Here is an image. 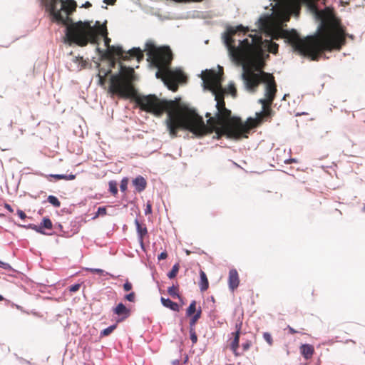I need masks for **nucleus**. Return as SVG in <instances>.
Listing matches in <instances>:
<instances>
[{"instance_id":"423d86ee","label":"nucleus","mask_w":365,"mask_h":365,"mask_svg":"<svg viewBox=\"0 0 365 365\" xmlns=\"http://www.w3.org/2000/svg\"><path fill=\"white\" fill-rule=\"evenodd\" d=\"M145 50L147 51L148 61L158 68L156 78H161L170 90L176 91L178 82L185 77L181 70L170 69L173 53L170 47H157L153 41H149L145 43Z\"/></svg>"},{"instance_id":"c756f323","label":"nucleus","mask_w":365,"mask_h":365,"mask_svg":"<svg viewBox=\"0 0 365 365\" xmlns=\"http://www.w3.org/2000/svg\"><path fill=\"white\" fill-rule=\"evenodd\" d=\"M106 215V207H99L98 208V211L95 216L93 217L94 219L97 218L98 216H104Z\"/></svg>"},{"instance_id":"6e6552de","label":"nucleus","mask_w":365,"mask_h":365,"mask_svg":"<svg viewBox=\"0 0 365 365\" xmlns=\"http://www.w3.org/2000/svg\"><path fill=\"white\" fill-rule=\"evenodd\" d=\"M105 38V45L107 49L104 53V56L108 59H113L115 56H118L123 61H127L130 58H136L138 62L141 61L144 55L143 51L139 48H133L129 50L127 53L123 50L121 46H110V38L107 36H103Z\"/></svg>"},{"instance_id":"58836bf2","label":"nucleus","mask_w":365,"mask_h":365,"mask_svg":"<svg viewBox=\"0 0 365 365\" xmlns=\"http://www.w3.org/2000/svg\"><path fill=\"white\" fill-rule=\"evenodd\" d=\"M251 346H252L251 341H247L246 342L242 344V347L243 351H246L249 350V349L250 348Z\"/></svg>"},{"instance_id":"f3484780","label":"nucleus","mask_w":365,"mask_h":365,"mask_svg":"<svg viewBox=\"0 0 365 365\" xmlns=\"http://www.w3.org/2000/svg\"><path fill=\"white\" fill-rule=\"evenodd\" d=\"M200 290L202 292H205L209 287L208 279L206 276V274L202 270L200 271Z\"/></svg>"},{"instance_id":"79ce46f5","label":"nucleus","mask_w":365,"mask_h":365,"mask_svg":"<svg viewBox=\"0 0 365 365\" xmlns=\"http://www.w3.org/2000/svg\"><path fill=\"white\" fill-rule=\"evenodd\" d=\"M167 257H168V254H167V252L165 251V252H161V253L158 255V260H163V259H165Z\"/></svg>"},{"instance_id":"f03ea898","label":"nucleus","mask_w":365,"mask_h":365,"mask_svg":"<svg viewBox=\"0 0 365 365\" xmlns=\"http://www.w3.org/2000/svg\"><path fill=\"white\" fill-rule=\"evenodd\" d=\"M133 68L120 65V72L111 76L109 91L124 98H133L140 108L146 112L160 116L167 113L165 124L170 135L175 138L180 130L195 132L194 125L199 120L191 109L182 106L176 101L160 100L155 95L140 96L133 86L135 81Z\"/></svg>"},{"instance_id":"b1692460","label":"nucleus","mask_w":365,"mask_h":365,"mask_svg":"<svg viewBox=\"0 0 365 365\" xmlns=\"http://www.w3.org/2000/svg\"><path fill=\"white\" fill-rule=\"evenodd\" d=\"M47 200L49 203H51L55 207H61V202L56 196L49 195L47 198Z\"/></svg>"},{"instance_id":"a19ab883","label":"nucleus","mask_w":365,"mask_h":365,"mask_svg":"<svg viewBox=\"0 0 365 365\" xmlns=\"http://www.w3.org/2000/svg\"><path fill=\"white\" fill-rule=\"evenodd\" d=\"M0 268H2V269H4L7 270V269H11V266L9 265V264L4 262L0 260Z\"/></svg>"},{"instance_id":"c85d7f7f","label":"nucleus","mask_w":365,"mask_h":365,"mask_svg":"<svg viewBox=\"0 0 365 365\" xmlns=\"http://www.w3.org/2000/svg\"><path fill=\"white\" fill-rule=\"evenodd\" d=\"M29 227L31 228L32 230H35L36 232L40 233V234H43V235H46V234L43 231V226H41V225L38 226V225L31 224V225H29Z\"/></svg>"},{"instance_id":"3c124183","label":"nucleus","mask_w":365,"mask_h":365,"mask_svg":"<svg viewBox=\"0 0 365 365\" xmlns=\"http://www.w3.org/2000/svg\"><path fill=\"white\" fill-rule=\"evenodd\" d=\"M97 50H98V51L99 53H101V51L100 50V48H97Z\"/></svg>"},{"instance_id":"9b49d317","label":"nucleus","mask_w":365,"mask_h":365,"mask_svg":"<svg viewBox=\"0 0 365 365\" xmlns=\"http://www.w3.org/2000/svg\"><path fill=\"white\" fill-rule=\"evenodd\" d=\"M113 313L119 317H122L118 322L123 321L130 315V310L127 308L123 303H119L113 309Z\"/></svg>"},{"instance_id":"bb28decb","label":"nucleus","mask_w":365,"mask_h":365,"mask_svg":"<svg viewBox=\"0 0 365 365\" xmlns=\"http://www.w3.org/2000/svg\"><path fill=\"white\" fill-rule=\"evenodd\" d=\"M225 91L231 94L234 98H235L237 96V89L235 88V84L233 83L229 84L227 88L225 90Z\"/></svg>"},{"instance_id":"5701e85b","label":"nucleus","mask_w":365,"mask_h":365,"mask_svg":"<svg viewBox=\"0 0 365 365\" xmlns=\"http://www.w3.org/2000/svg\"><path fill=\"white\" fill-rule=\"evenodd\" d=\"M116 327H117L116 324L111 325V326L108 327V328L101 331V332L100 334V336L104 337V336H107L110 335L116 329Z\"/></svg>"},{"instance_id":"8fccbe9b","label":"nucleus","mask_w":365,"mask_h":365,"mask_svg":"<svg viewBox=\"0 0 365 365\" xmlns=\"http://www.w3.org/2000/svg\"><path fill=\"white\" fill-rule=\"evenodd\" d=\"M4 299V298L3 297V296H1V295L0 294V301H3Z\"/></svg>"},{"instance_id":"39448f33","label":"nucleus","mask_w":365,"mask_h":365,"mask_svg":"<svg viewBox=\"0 0 365 365\" xmlns=\"http://www.w3.org/2000/svg\"><path fill=\"white\" fill-rule=\"evenodd\" d=\"M217 112L215 117H212L210 113L205 116L208 118L207 125L205 124L202 118L195 110L191 109L199 120V123L194 125L195 132H192L197 136H202L208 133L215 132L217 139L223 135L228 138L240 139L242 137L247 138V133L259 125V119L249 118L246 122H242L240 118L231 117V111L226 108L225 104L222 107H216Z\"/></svg>"},{"instance_id":"ea45409f","label":"nucleus","mask_w":365,"mask_h":365,"mask_svg":"<svg viewBox=\"0 0 365 365\" xmlns=\"http://www.w3.org/2000/svg\"><path fill=\"white\" fill-rule=\"evenodd\" d=\"M133 288V285L132 284L128 282V281H126V282L123 284V289L125 291V292H128L130 290H131Z\"/></svg>"},{"instance_id":"c03bdc74","label":"nucleus","mask_w":365,"mask_h":365,"mask_svg":"<svg viewBox=\"0 0 365 365\" xmlns=\"http://www.w3.org/2000/svg\"><path fill=\"white\" fill-rule=\"evenodd\" d=\"M117 0H103V3L108 5H114Z\"/></svg>"},{"instance_id":"a211bd4d","label":"nucleus","mask_w":365,"mask_h":365,"mask_svg":"<svg viewBox=\"0 0 365 365\" xmlns=\"http://www.w3.org/2000/svg\"><path fill=\"white\" fill-rule=\"evenodd\" d=\"M202 309L200 307L197 312L191 317L190 320V329L195 328V326L197 322V320L201 317Z\"/></svg>"},{"instance_id":"2f4dec72","label":"nucleus","mask_w":365,"mask_h":365,"mask_svg":"<svg viewBox=\"0 0 365 365\" xmlns=\"http://www.w3.org/2000/svg\"><path fill=\"white\" fill-rule=\"evenodd\" d=\"M263 338L269 346H272L273 344V339L272 335L269 332H264L263 334Z\"/></svg>"},{"instance_id":"7c9ffc66","label":"nucleus","mask_w":365,"mask_h":365,"mask_svg":"<svg viewBox=\"0 0 365 365\" xmlns=\"http://www.w3.org/2000/svg\"><path fill=\"white\" fill-rule=\"evenodd\" d=\"M190 339L193 344H196L197 341V336L196 334L195 328L190 329Z\"/></svg>"},{"instance_id":"09e8293b","label":"nucleus","mask_w":365,"mask_h":365,"mask_svg":"<svg viewBox=\"0 0 365 365\" xmlns=\"http://www.w3.org/2000/svg\"><path fill=\"white\" fill-rule=\"evenodd\" d=\"M292 162H295V160L294 159H290L287 163H292Z\"/></svg>"},{"instance_id":"f8f14e48","label":"nucleus","mask_w":365,"mask_h":365,"mask_svg":"<svg viewBox=\"0 0 365 365\" xmlns=\"http://www.w3.org/2000/svg\"><path fill=\"white\" fill-rule=\"evenodd\" d=\"M299 349L301 354L307 360L312 359L314 354V346L309 344H302Z\"/></svg>"},{"instance_id":"c9c22d12","label":"nucleus","mask_w":365,"mask_h":365,"mask_svg":"<svg viewBox=\"0 0 365 365\" xmlns=\"http://www.w3.org/2000/svg\"><path fill=\"white\" fill-rule=\"evenodd\" d=\"M152 213V203L150 201L146 202V208L145 209V214L150 215Z\"/></svg>"},{"instance_id":"a18cd8bd","label":"nucleus","mask_w":365,"mask_h":365,"mask_svg":"<svg viewBox=\"0 0 365 365\" xmlns=\"http://www.w3.org/2000/svg\"><path fill=\"white\" fill-rule=\"evenodd\" d=\"M287 329L289 330V332L291 334H296V333H298L299 331L295 330L294 329H293L292 327H291L290 326H288L287 327Z\"/></svg>"},{"instance_id":"603ef678","label":"nucleus","mask_w":365,"mask_h":365,"mask_svg":"<svg viewBox=\"0 0 365 365\" xmlns=\"http://www.w3.org/2000/svg\"><path fill=\"white\" fill-rule=\"evenodd\" d=\"M58 227L61 229L62 228V225H58Z\"/></svg>"},{"instance_id":"49530a36","label":"nucleus","mask_w":365,"mask_h":365,"mask_svg":"<svg viewBox=\"0 0 365 365\" xmlns=\"http://www.w3.org/2000/svg\"><path fill=\"white\" fill-rule=\"evenodd\" d=\"M4 207L9 212H14V210L13 208L11 207V206L7 203H6L4 205Z\"/></svg>"},{"instance_id":"4c0bfd02","label":"nucleus","mask_w":365,"mask_h":365,"mask_svg":"<svg viewBox=\"0 0 365 365\" xmlns=\"http://www.w3.org/2000/svg\"><path fill=\"white\" fill-rule=\"evenodd\" d=\"M87 271L92 272V273H96L98 274H103L104 271L101 269H93V268H87Z\"/></svg>"},{"instance_id":"f257e3e1","label":"nucleus","mask_w":365,"mask_h":365,"mask_svg":"<svg viewBox=\"0 0 365 365\" xmlns=\"http://www.w3.org/2000/svg\"><path fill=\"white\" fill-rule=\"evenodd\" d=\"M248 28L240 25L236 28H229L225 34V43L230 55L235 61L242 63V75L246 88L255 91L260 83H265V98L259 100L262 105L263 111L256 113V119H259V125L264 118L271 113L270 106L274 100L277 93V84L272 74L262 71L264 66L263 61L262 38L259 34L249 35L243 40H239L238 46L235 45L233 36L238 32L245 34Z\"/></svg>"},{"instance_id":"dca6fc26","label":"nucleus","mask_w":365,"mask_h":365,"mask_svg":"<svg viewBox=\"0 0 365 365\" xmlns=\"http://www.w3.org/2000/svg\"><path fill=\"white\" fill-rule=\"evenodd\" d=\"M160 301L164 307L169 308L173 311H179V305L176 302H174L172 300H170V299L161 297Z\"/></svg>"},{"instance_id":"ddd939ff","label":"nucleus","mask_w":365,"mask_h":365,"mask_svg":"<svg viewBox=\"0 0 365 365\" xmlns=\"http://www.w3.org/2000/svg\"><path fill=\"white\" fill-rule=\"evenodd\" d=\"M133 185L137 192H141L146 188L147 182L143 176L138 175L133 180Z\"/></svg>"},{"instance_id":"cd10ccee","label":"nucleus","mask_w":365,"mask_h":365,"mask_svg":"<svg viewBox=\"0 0 365 365\" xmlns=\"http://www.w3.org/2000/svg\"><path fill=\"white\" fill-rule=\"evenodd\" d=\"M109 190L113 195H115L118 193L116 182H115V181L109 182Z\"/></svg>"},{"instance_id":"1a4fd4ad","label":"nucleus","mask_w":365,"mask_h":365,"mask_svg":"<svg viewBox=\"0 0 365 365\" xmlns=\"http://www.w3.org/2000/svg\"><path fill=\"white\" fill-rule=\"evenodd\" d=\"M229 289L234 292L240 284V277L239 274L235 269H231L229 271L228 279H227Z\"/></svg>"},{"instance_id":"37998d69","label":"nucleus","mask_w":365,"mask_h":365,"mask_svg":"<svg viewBox=\"0 0 365 365\" xmlns=\"http://www.w3.org/2000/svg\"><path fill=\"white\" fill-rule=\"evenodd\" d=\"M17 214L19 216V217L21 219V220H24L26 219V215L25 214V212L24 211H22L21 210H17Z\"/></svg>"},{"instance_id":"0eeeda50","label":"nucleus","mask_w":365,"mask_h":365,"mask_svg":"<svg viewBox=\"0 0 365 365\" xmlns=\"http://www.w3.org/2000/svg\"><path fill=\"white\" fill-rule=\"evenodd\" d=\"M205 88L211 91L215 95V99L217 101L216 107H222L225 104L224 101L225 90L221 86V78L219 74L215 71L210 70L206 71L202 74Z\"/></svg>"},{"instance_id":"20e7f679","label":"nucleus","mask_w":365,"mask_h":365,"mask_svg":"<svg viewBox=\"0 0 365 365\" xmlns=\"http://www.w3.org/2000/svg\"><path fill=\"white\" fill-rule=\"evenodd\" d=\"M45 6L52 22L66 26V38L69 43L85 46L89 41H97V34L90 22L74 23L70 17L77 7L74 0H46Z\"/></svg>"},{"instance_id":"412c9836","label":"nucleus","mask_w":365,"mask_h":365,"mask_svg":"<svg viewBox=\"0 0 365 365\" xmlns=\"http://www.w3.org/2000/svg\"><path fill=\"white\" fill-rule=\"evenodd\" d=\"M168 293L169 294L170 296H171L173 298L180 297L178 285H173L172 287H169L168 289Z\"/></svg>"},{"instance_id":"4468645a","label":"nucleus","mask_w":365,"mask_h":365,"mask_svg":"<svg viewBox=\"0 0 365 365\" xmlns=\"http://www.w3.org/2000/svg\"><path fill=\"white\" fill-rule=\"evenodd\" d=\"M135 225L136 226L137 232L138 235V241L140 245H143L144 237L148 234V230L145 226L142 225L138 220H135Z\"/></svg>"},{"instance_id":"473e14b6","label":"nucleus","mask_w":365,"mask_h":365,"mask_svg":"<svg viewBox=\"0 0 365 365\" xmlns=\"http://www.w3.org/2000/svg\"><path fill=\"white\" fill-rule=\"evenodd\" d=\"M74 61L81 65L80 69L84 68L86 66V61L83 60V57H76Z\"/></svg>"},{"instance_id":"4be33fe9","label":"nucleus","mask_w":365,"mask_h":365,"mask_svg":"<svg viewBox=\"0 0 365 365\" xmlns=\"http://www.w3.org/2000/svg\"><path fill=\"white\" fill-rule=\"evenodd\" d=\"M179 269H180V265L178 263H176L175 264L173 267H172V269L168 272V277L170 278V279H173L176 277L177 274L179 272Z\"/></svg>"},{"instance_id":"72a5a7b5","label":"nucleus","mask_w":365,"mask_h":365,"mask_svg":"<svg viewBox=\"0 0 365 365\" xmlns=\"http://www.w3.org/2000/svg\"><path fill=\"white\" fill-rule=\"evenodd\" d=\"M128 183V179L127 178H124L120 185V188L122 192H125L127 190Z\"/></svg>"},{"instance_id":"393cba45","label":"nucleus","mask_w":365,"mask_h":365,"mask_svg":"<svg viewBox=\"0 0 365 365\" xmlns=\"http://www.w3.org/2000/svg\"><path fill=\"white\" fill-rule=\"evenodd\" d=\"M268 46V51L270 53H276L278 51V44L272 41H267Z\"/></svg>"},{"instance_id":"de8ad7c7","label":"nucleus","mask_w":365,"mask_h":365,"mask_svg":"<svg viewBox=\"0 0 365 365\" xmlns=\"http://www.w3.org/2000/svg\"><path fill=\"white\" fill-rule=\"evenodd\" d=\"M92 6V4L89 1H86L85 4H83L81 7L85 9H88Z\"/></svg>"},{"instance_id":"7ed1b4c3","label":"nucleus","mask_w":365,"mask_h":365,"mask_svg":"<svg viewBox=\"0 0 365 365\" xmlns=\"http://www.w3.org/2000/svg\"><path fill=\"white\" fill-rule=\"evenodd\" d=\"M284 38L301 55L312 61H318L325 51L340 50L345 44L344 29L332 20H322L317 33L301 38L296 31L278 29L272 34V38Z\"/></svg>"},{"instance_id":"a878e982","label":"nucleus","mask_w":365,"mask_h":365,"mask_svg":"<svg viewBox=\"0 0 365 365\" xmlns=\"http://www.w3.org/2000/svg\"><path fill=\"white\" fill-rule=\"evenodd\" d=\"M41 226H43V229L51 230L53 227V223L51 220L48 217H44L41 223Z\"/></svg>"},{"instance_id":"2eb2a0df","label":"nucleus","mask_w":365,"mask_h":365,"mask_svg":"<svg viewBox=\"0 0 365 365\" xmlns=\"http://www.w3.org/2000/svg\"><path fill=\"white\" fill-rule=\"evenodd\" d=\"M48 180H51V178L55 179L56 180H73L76 178V175L70 174L67 175H61V174H51L48 175H44Z\"/></svg>"},{"instance_id":"9d476101","label":"nucleus","mask_w":365,"mask_h":365,"mask_svg":"<svg viewBox=\"0 0 365 365\" xmlns=\"http://www.w3.org/2000/svg\"><path fill=\"white\" fill-rule=\"evenodd\" d=\"M242 323L237 324L235 326L236 331L235 332L232 333V335L234 336V338L230 343V349L233 351L235 356H240V354L237 352V349L239 347V342H240V330H241Z\"/></svg>"},{"instance_id":"e433bc0d","label":"nucleus","mask_w":365,"mask_h":365,"mask_svg":"<svg viewBox=\"0 0 365 365\" xmlns=\"http://www.w3.org/2000/svg\"><path fill=\"white\" fill-rule=\"evenodd\" d=\"M81 287L80 284H75L69 287L68 289L71 292H76L79 290Z\"/></svg>"},{"instance_id":"6ab92c4d","label":"nucleus","mask_w":365,"mask_h":365,"mask_svg":"<svg viewBox=\"0 0 365 365\" xmlns=\"http://www.w3.org/2000/svg\"><path fill=\"white\" fill-rule=\"evenodd\" d=\"M197 310L196 309V301L193 300L191 302L188 308L187 309L186 315L187 317H192L195 313L197 312Z\"/></svg>"},{"instance_id":"f704fd0d","label":"nucleus","mask_w":365,"mask_h":365,"mask_svg":"<svg viewBox=\"0 0 365 365\" xmlns=\"http://www.w3.org/2000/svg\"><path fill=\"white\" fill-rule=\"evenodd\" d=\"M124 298L125 300H128L130 302H134L135 301V294L133 292H130V294H126Z\"/></svg>"},{"instance_id":"aec40b11","label":"nucleus","mask_w":365,"mask_h":365,"mask_svg":"<svg viewBox=\"0 0 365 365\" xmlns=\"http://www.w3.org/2000/svg\"><path fill=\"white\" fill-rule=\"evenodd\" d=\"M96 24H98V26L96 29H94V30L97 34V36L98 35H101L102 36H107L108 32H107L106 26L105 25H100L98 21H97Z\"/></svg>"}]
</instances>
